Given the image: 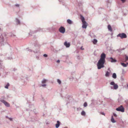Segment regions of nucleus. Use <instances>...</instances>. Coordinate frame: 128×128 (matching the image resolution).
<instances>
[{
	"mask_svg": "<svg viewBox=\"0 0 128 128\" xmlns=\"http://www.w3.org/2000/svg\"><path fill=\"white\" fill-rule=\"evenodd\" d=\"M125 56H126V58H125L126 60H126V61L127 60H128V56L126 55Z\"/></svg>",
	"mask_w": 128,
	"mask_h": 128,
	"instance_id": "obj_31",
	"label": "nucleus"
},
{
	"mask_svg": "<svg viewBox=\"0 0 128 128\" xmlns=\"http://www.w3.org/2000/svg\"><path fill=\"white\" fill-rule=\"evenodd\" d=\"M7 58L8 60H11L12 58L11 57H8Z\"/></svg>",
	"mask_w": 128,
	"mask_h": 128,
	"instance_id": "obj_37",
	"label": "nucleus"
},
{
	"mask_svg": "<svg viewBox=\"0 0 128 128\" xmlns=\"http://www.w3.org/2000/svg\"><path fill=\"white\" fill-rule=\"evenodd\" d=\"M92 42L94 44H96L98 42V40L96 39H94L92 40Z\"/></svg>",
	"mask_w": 128,
	"mask_h": 128,
	"instance_id": "obj_18",
	"label": "nucleus"
},
{
	"mask_svg": "<svg viewBox=\"0 0 128 128\" xmlns=\"http://www.w3.org/2000/svg\"><path fill=\"white\" fill-rule=\"evenodd\" d=\"M47 80L45 79H43L42 81V83L44 84L46 83V82Z\"/></svg>",
	"mask_w": 128,
	"mask_h": 128,
	"instance_id": "obj_26",
	"label": "nucleus"
},
{
	"mask_svg": "<svg viewBox=\"0 0 128 128\" xmlns=\"http://www.w3.org/2000/svg\"><path fill=\"white\" fill-rule=\"evenodd\" d=\"M126 64V65H127H127H128V62H127V63Z\"/></svg>",
	"mask_w": 128,
	"mask_h": 128,
	"instance_id": "obj_46",
	"label": "nucleus"
},
{
	"mask_svg": "<svg viewBox=\"0 0 128 128\" xmlns=\"http://www.w3.org/2000/svg\"><path fill=\"white\" fill-rule=\"evenodd\" d=\"M6 118H9L8 117V116H6Z\"/></svg>",
	"mask_w": 128,
	"mask_h": 128,
	"instance_id": "obj_47",
	"label": "nucleus"
},
{
	"mask_svg": "<svg viewBox=\"0 0 128 128\" xmlns=\"http://www.w3.org/2000/svg\"><path fill=\"white\" fill-rule=\"evenodd\" d=\"M113 114V115L115 117H116L117 116V115L116 114L114 113Z\"/></svg>",
	"mask_w": 128,
	"mask_h": 128,
	"instance_id": "obj_35",
	"label": "nucleus"
},
{
	"mask_svg": "<svg viewBox=\"0 0 128 128\" xmlns=\"http://www.w3.org/2000/svg\"><path fill=\"white\" fill-rule=\"evenodd\" d=\"M42 100L44 101V99L43 98H42Z\"/></svg>",
	"mask_w": 128,
	"mask_h": 128,
	"instance_id": "obj_43",
	"label": "nucleus"
},
{
	"mask_svg": "<svg viewBox=\"0 0 128 128\" xmlns=\"http://www.w3.org/2000/svg\"><path fill=\"white\" fill-rule=\"evenodd\" d=\"M32 106H34L33 105H32Z\"/></svg>",
	"mask_w": 128,
	"mask_h": 128,
	"instance_id": "obj_51",
	"label": "nucleus"
},
{
	"mask_svg": "<svg viewBox=\"0 0 128 128\" xmlns=\"http://www.w3.org/2000/svg\"><path fill=\"white\" fill-rule=\"evenodd\" d=\"M15 22H16V24L17 25L20 24V21L18 19L16 18L15 20Z\"/></svg>",
	"mask_w": 128,
	"mask_h": 128,
	"instance_id": "obj_14",
	"label": "nucleus"
},
{
	"mask_svg": "<svg viewBox=\"0 0 128 128\" xmlns=\"http://www.w3.org/2000/svg\"><path fill=\"white\" fill-rule=\"evenodd\" d=\"M5 68V66L2 64L0 63V70L4 71Z\"/></svg>",
	"mask_w": 128,
	"mask_h": 128,
	"instance_id": "obj_10",
	"label": "nucleus"
},
{
	"mask_svg": "<svg viewBox=\"0 0 128 128\" xmlns=\"http://www.w3.org/2000/svg\"><path fill=\"white\" fill-rule=\"evenodd\" d=\"M106 55L104 53H102L100 55V58L97 64L98 69H100L104 67V64L105 62Z\"/></svg>",
	"mask_w": 128,
	"mask_h": 128,
	"instance_id": "obj_1",
	"label": "nucleus"
},
{
	"mask_svg": "<svg viewBox=\"0 0 128 128\" xmlns=\"http://www.w3.org/2000/svg\"><path fill=\"white\" fill-rule=\"evenodd\" d=\"M57 62H60V60H58L57 61Z\"/></svg>",
	"mask_w": 128,
	"mask_h": 128,
	"instance_id": "obj_41",
	"label": "nucleus"
},
{
	"mask_svg": "<svg viewBox=\"0 0 128 128\" xmlns=\"http://www.w3.org/2000/svg\"><path fill=\"white\" fill-rule=\"evenodd\" d=\"M57 81L58 83V84H60L61 83V80H59V79H58L57 80Z\"/></svg>",
	"mask_w": 128,
	"mask_h": 128,
	"instance_id": "obj_28",
	"label": "nucleus"
},
{
	"mask_svg": "<svg viewBox=\"0 0 128 128\" xmlns=\"http://www.w3.org/2000/svg\"><path fill=\"white\" fill-rule=\"evenodd\" d=\"M64 44L66 48L69 47L70 45V43L69 42H68L67 41H66L64 42Z\"/></svg>",
	"mask_w": 128,
	"mask_h": 128,
	"instance_id": "obj_12",
	"label": "nucleus"
},
{
	"mask_svg": "<svg viewBox=\"0 0 128 128\" xmlns=\"http://www.w3.org/2000/svg\"><path fill=\"white\" fill-rule=\"evenodd\" d=\"M59 31L62 34H64L65 31V28L63 26H61L59 29Z\"/></svg>",
	"mask_w": 128,
	"mask_h": 128,
	"instance_id": "obj_7",
	"label": "nucleus"
},
{
	"mask_svg": "<svg viewBox=\"0 0 128 128\" xmlns=\"http://www.w3.org/2000/svg\"><path fill=\"white\" fill-rule=\"evenodd\" d=\"M127 87L128 88V84L127 85Z\"/></svg>",
	"mask_w": 128,
	"mask_h": 128,
	"instance_id": "obj_48",
	"label": "nucleus"
},
{
	"mask_svg": "<svg viewBox=\"0 0 128 128\" xmlns=\"http://www.w3.org/2000/svg\"><path fill=\"white\" fill-rule=\"evenodd\" d=\"M8 119H9V120L10 121H12V118H9Z\"/></svg>",
	"mask_w": 128,
	"mask_h": 128,
	"instance_id": "obj_36",
	"label": "nucleus"
},
{
	"mask_svg": "<svg viewBox=\"0 0 128 128\" xmlns=\"http://www.w3.org/2000/svg\"><path fill=\"white\" fill-rule=\"evenodd\" d=\"M82 109L80 107L78 108H77V111H78Z\"/></svg>",
	"mask_w": 128,
	"mask_h": 128,
	"instance_id": "obj_33",
	"label": "nucleus"
},
{
	"mask_svg": "<svg viewBox=\"0 0 128 128\" xmlns=\"http://www.w3.org/2000/svg\"><path fill=\"white\" fill-rule=\"evenodd\" d=\"M120 64L121 65L124 67H126L127 66V65H126V64L124 63L121 62Z\"/></svg>",
	"mask_w": 128,
	"mask_h": 128,
	"instance_id": "obj_25",
	"label": "nucleus"
},
{
	"mask_svg": "<svg viewBox=\"0 0 128 128\" xmlns=\"http://www.w3.org/2000/svg\"><path fill=\"white\" fill-rule=\"evenodd\" d=\"M41 86L42 87H45L46 86V84H42Z\"/></svg>",
	"mask_w": 128,
	"mask_h": 128,
	"instance_id": "obj_34",
	"label": "nucleus"
},
{
	"mask_svg": "<svg viewBox=\"0 0 128 128\" xmlns=\"http://www.w3.org/2000/svg\"><path fill=\"white\" fill-rule=\"evenodd\" d=\"M82 47L81 48V50H84V48H82Z\"/></svg>",
	"mask_w": 128,
	"mask_h": 128,
	"instance_id": "obj_45",
	"label": "nucleus"
},
{
	"mask_svg": "<svg viewBox=\"0 0 128 128\" xmlns=\"http://www.w3.org/2000/svg\"><path fill=\"white\" fill-rule=\"evenodd\" d=\"M82 23V28L85 29L86 28L88 25L86 22H83Z\"/></svg>",
	"mask_w": 128,
	"mask_h": 128,
	"instance_id": "obj_11",
	"label": "nucleus"
},
{
	"mask_svg": "<svg viewBox=\"0 0 128 128\" xmlns=\"http://www.w3.org/2000/svg\"><path fill=\"white\" fill-rule=\"evenodd\" d=\"M10 37H14L15 36H16L14 34H10Z\"/></svg>",
	"mask_w": 128,
	"mask_h": 128,
	"instance_id": "obj_29",
	"label": "nucleus"
},
{
	"mask_svg": "<svg viewBox=\"0 0 128 128\" xmlns=\"http://www.w3.org/2000/svg\"><path fill=\"white\" fill-rule=\"evenodd\" d=\"M59 0L60 2H62V0Z\"/></svg>",
	"mask_w": 128,
	"mask_h": 128,
	"instance_id": "obj_44",
	"label": "nucleus"
},
{
	"mask_svg": "<svg viewBox=\"0 0 128 128\" xmlns=\"http://www.w3.org/2000/svg\"><path fill=\"white\" fill-rule=\"evenodd\" d=\"M15 6H16V7H18V8H19V6H20L19 4H16L15 5Z\"/></svg>",
	"mask_w": 128,
	"mask_h": 128,
	"instance_id": "obj_30",
	"label": "nucleus"
},
{
	"mask_svg": "<svg viewBox=\"0 0 128 128\" xmlns=\"http://www.w3.org/2000/svg\"><path fill=\"white\" fill-rule=\"evenodd\" d=\"M110 84L111 85L113 86V87L111 86L110 87V88L111 89H114V90H116L118 88V86L117 84H116L114 81H112L110 83Z\"/></svg>",
	"mask_w": 128,
	"mask_h": 128,
	"instance_id": "obj_3",
	"label": "nucleus"
},
{
	"mask_svg": "<svg viewBox=\"0 0 128 128\" xmlns=\"http://www.w3.org/2000/svg\"><path fill=\"white\" fill-rule=\"evenodd\" d=\"M26 49L27 50L28 49V51L29 52H33L34 53H35V54L37 53V51H33L31 49H28V48H27Z\"/></svg>",
	"mask_w": 128,
	"mask_h": 128,
	"instance_id": "obj_16",
	"label": "nucleus"
},
{
	"mask_svg": "<svg viewBox=\"0 0 128 128\" xmlns=\"http://www.w3.org/2000/svg\"><path fill=\"white\" fill-rule=\"evenodd\" d=\"M43 29L40 28H38L37 30L34 31H30L29 33V34L31 36L35 33L36 32L38 31H42Z\"/></svg>",
	"mask_w": 128,
	"mask_h": 128,
	"instance_id": "obj_4",
	"label": "nucleus"
},
{
	"mask_svg": "<svg viewBox=\"0 0 128 128\" xmlns=\"http://www.w3.org/2000/svg\"><path fill=\"white\" fill-rule=\"evenodd\" d=\"M110 70L109 68H108V70Z\"/></svg>",
	"mask_w": 128,
	"mask_h": 128,
	"instance_id": "obj_49",
	"label": "nucleus"
},
{
	"mask_svg": "<svg viewBox=\"0 0 128 128\" xmlns=\"http://www.w3.org/2000/svg\"><path fill=\"white\" fill-rule=\"evenodd\" d=\"M116 110L118 111L124 112V109L123 106L122 105L116 108Z\"/></svg>",
	"mask_w": 128,
	"mask_h": 128,
	"instance_id": "obj_6",
	"label": "nucleus"
},
{
	"mask_svg": "<svg viewBox=\"0 0 128 128\" xmlns=\"http://www.w3.org/2000/svg\"><path fill=\"white\" fill-rule=\"evenodd\" d=\"M108 28L109 30L111 32L112 31V28L111 26L110 25H108Z\"/></svg>",
	"mask_w": 128,
	"mask_h": 128,
	"instance_id": "obj_21",
	"label": "nucleus"
},
{
	"mask_svg": "<svg viewBox=\"0 0 128 128\" xmlns=\"http://www.w3.org/2000/svg\"><path fill=\"white\" fill-rule=\"evenodd\" d=\"M110 74V73L108 71H106L105 74V76L106 77H108Z\"/></svg>",
	"mask_w": 128,
	"mask_h": 128,
	"instance_id": "obj_20",
	"label": "nucleus"
},
{
	"mask_svg": "<svg viewBox=\"0 0 128 128\" xmlns=\"http://www.w3.org/2000/svg\"><path fill=\"white\" fill-rule=\"evenodd\" d=\"M121 1H122V3H124V2L125 0H121Z\"/></svg>",
	"mask_w": 128,
	"mask_h": 128,
	"instance_id": "obj_39",
	"label": "nucleus"
},
{
	"mask_svg": "<svg viewBox=\"0 0 128 128\" xmlns=\"http://www.w3.org/2000/svg\"><path fill=\"white\" fill-rule=\"evenodd\" d=\"M111 121L113 123H114L116 122V121L114 119L113 116H112L111 120Z\"/></svg>",
	"mask_w": 128,
	"mask_h": 128,
	"instance_id": "obj_17",
	"label": "nucleus"
},
{
	"mask_svg": "<svg viewBox=\"0 0 128 128\" xmlns=\"http://www.w3.org/2000/svg\"><path fill=\"white\" fill-rule=\"evenodd\" d=\"M108 60L112 62H116L117 61L116 59L113 58L112 57L110 58H108Z\"/></svg>",
	"mask_w": 128,
	"mask_h": 128,
	"instance_id": "obj_9",
	"label": "nucleus"
},
{
	"mask_svg": "<svg viewBox=\"0 0 128 128\" xmlns=\"http://www.w3.org/2000/svg\"><path fill=\"white\" fill-rule=\"evenodd\" d=\"M81 115L82 116H85L86 115V112L84 110H82L81 113Z\"/></svg>",
	"mask_w": 128,
	"mask_h": 128,
	"instance_id": "obj_23",
	"label": "nucleus"
},
{
	"mask_svg": "<svg viewBox=\"0 0 128 128\" xmlns=\"http://www.w3.org/2000/svg\"><path fill=\"white\" fill-rule=\"evenodd\" d=\"M101 114H102V115H105V113L104 112H102L101 113Z\"/></svg>",
	"mask_w": 128,
	"mask_h": 128,
	"instance_id": "obj_38",
	"label": "nucleus"
},
{
	"mask_svg": "<svg viewBox=\"0 0 128 128\" xmlns=\"http://www.w3.org/2000/svg\"><path fill=\"white\" fill-rule=\"evenodd\" d=\"M60 122L59 121H57V123L56 124V128H58L60 126Z\"/></svg>",
	"mask_w": 128,
	"mask_h": 128,
	"instance_id": "obj_13",
	"label": "nucleus"
},
{
	"mask_svg": "<svg viewBox=\"0 0 128 128\" xmlns=\"http://www.w3.org/2000/svg\"><path fill=\"white\" fill-rule=\"evenodd\" d=\"M22 79H23H23H24V78H22Z\"/></svg>",
	"mask_w": 128,
	"mask_h": 128,
	"instance_id": "obj_50",
	"label": "nucleus"
},
{
	"mask_svg": "<svg viewBox=\"0 0 128 128\" xmlns=\"http://www.w3.org/2000/svg\"><path fill=\"white\" fill-rule=\"evenodd\" d=\"M0 101L2 102L7 107H9L10 106V104L4 100H1Z\"/></svg>",
	"mask_w": 128,
	"mask_h": 128,
	"instance_id": "obj_8",
	"label": "nucleus"
},
{
	"mask_svg": "<svg viewBox=\"0 0 128 128\" xmlns=\"http://www.w3.org/2000/svg\"><path fill=\"white\" fill-rule=\"evenodd\" d=\"M43 56L45 57H47L48 56V55L46 54H44Z\"/></svg>",
	"mask_w": 128,
	"mask_h": 128,
	"instance_id": "obj_32",
	"label": "nucleus"
},
{
	"mask_svg": "<svg viewBox=\"0 0 128 128\" xmlns=\"http://www.w3.org/2000/svg\"><path fill=\"white\" fill-rule=\"evenodd\" d=\"M117 37H120L121 39L125 38L127 37L126 34L124 33H120L117 36Z\"/></svg>",
	"mask_w": 128,
	"mask_h": 128,
	"instance_id": "obj_5",
	"label": "nucleus"
},
{
	"mask_svg": "<svg viewBox=\"0 0 128 128\" xmlns=\"http://www.w3.org/2000/svg\"><path fill=\"white\" fill-rule=\"evenodd\" d=\"M112 77L116 79V75L115 73H114L112 75Z\"/></svg>",
	"mask_w": 128,
	"mask_h": 128,
	"instance_id": "obj_22",
	"label": "nucleus"
},
{
	"mask_svg": "<svg viewBox=\"0 0 128 128\" xmlns=\"http://www.w3.org/2000/svg\"><path fill=\"white\" fill-rule=\"evenodd\" d=\"M67 22L68 23L70 24H72V21L70 19H68L67 20Z\"/></svg>",
	"mask_w": 128,
	"mask_h": 128,
	"instance_id": "obj_19",
	"label": "nucleus"
},
{
	"mask_svg": "<svg viewBox=\"0 0 128 128\" xmlns=\"http://www.w3.org/2000/svg\"><path fill=\"white\" fill-rule=\"evenodd\" d=\"M80 18H81L82 21V22H86L84 18L81 15H80Z\"/></svg>",
	"mask_w": 128,
	"mask_h": 128,
	"instance_id": "obj_15",
	"label": "nucleus"
},
{
	"mask_svg": "<svg viewBox=\"0 0 128 128\" xmlns=\"http://www.w3.org/2000/svg\"><path fill=\"white\" fill-rule=\"evenodd\" d=\"M16 70V69L15 68H14V69H13V71H15Z\"/></svg>",
	"mask_w": 128,
	"mask_h": 128,
	"instance_id": "obj_42",
	"label": "nucleus"
},
{
	"mask_svg": "<svg viewBox=\"0 0 128 128\" xmlns=\"http://www.w3.org/2000/svg\"><path fill=\"white\" fill-rule=\"evenodd\" d=\"M88 106V104L86 102H85L83 106L84 107H86Z\"/></svg>",
	"mask_w": 128,
	"mask_h": 128,
	"instance_id": "obj_27",
	"label": "nucleus"
},
{
	"mask_svg": "<svg viewBox=\"0 0 128 128\" xmlns=\"http://www.w3.org/2000/svg\"><path fill=\"white\" fill-rule=\"evenodd\" d=\"M6 35L5 33H3L0 36V44L4 46L6 44Z\"/></svg>",
	"mask_w": 128,
	"mask_h": 128,
	"instance_id": "obj_2",
	"label": "nucleus"
},
{
	"mask_svg": "<svg viewBox=\"0 0 128 128\" xmlns=\"http://www.w3.org/2000/svg\"><path fill=\"white\" fill-rule=\"evenodd\" d=\"M10 85L9 83H7L6 84V85L4 87L6 89L8 88V87L10 86Z\"/></svg>",
	"mask_w": 128,
	"mask_h": 128,
	"instance_id": "obj_24",
	"label": "nucleus"
},
{
	"mask_svg": "<svg viewBox=\"0 0 128 128\" xmlns=\"http://www.w3.org/2000/svg\"><path fill=\"white\" fill-rule=\"evenodd\" d=\"M125 49L124 48H122L121 49H120V50H124V49Z\"/></svg>",
	"mask_w": 128,
	"mask_h": 128,
	"instance_id": "obj_40",
	"label": "nucleus"
}]
</instances>
